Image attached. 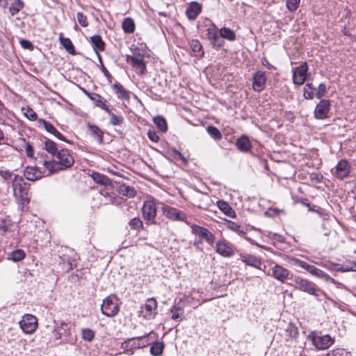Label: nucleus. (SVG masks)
Returning <instances> with one entry per match:
<instances>
[{"label": "nucleus", "instance_id": "52", "mask_svg": "<svg viewBox=\"0 0 356 356\" xmlns=\"http://www.w3.org/2000/svg\"><path fill=\"white\" fill-rule=\"evenodd\" d=\"M226 225L229 229L235 232H237L241 235L245 234V232L243 230V229H242L239 225L233 221L227 220Z\"/></svg>", "mask_w": 356, "mask_h": 356}, {"label": "nucleus", "instance_id": "12", "mask_svg": "<svg viewBox=\"0 0 356 356\" xmlns=\"http://www.w3.org/2000/svg\"><path fill=\"white\" fill-rule=\"evenodd\" d=\"M308 66L307 63L301 64L300 66L293 70V82L297 86L302 85L306 81Z\"/></svg>", "mask_w": 356, "mask_h": 356}, {"label": "nucleus", "instance_id": "49", "mask_svg": "<svg viewBox=\"0 0 356 356\" xmlns=\"http://www.w3.org/2000/svg\"><path fill=\"white\" fill-rule=\"evenodd\" d=\"M286 336L290 338H296L298 334V329L293 323H289L286 330Z\"/></svg>", "mask_w": 356, "mask_h": 356}, {"label": "nucleus", "instance_id": "16", "mask_svg": "<svg viewBox=\"0 0 356 356\" xmlns=\"http://www.w3.org/2000/svg\"><path fill=\"white\" fill-rule=\"evenodd\" d=\"M207 35L213 47L219 49L224 45L225 42L221 39L220 35H218V30L215 24L207 29Z\"/></svg>", "mask_w": 356, "mask_h": 356}, {"label": "nucleus", "instance_id": "22", "mask_svg": "<svg viewBox=\"0 0 356 356\" xmlns=\"http://www.w3.org/2000/svg\"><path fill=\"white\" fill-rule=\"evenodd\" d=\"M81 89L88 98L95 102L96 106L100 107L105 111H108V107L105 104L106 100L101 95L97 93H90L83 88H81Z\"/></svg>", "mask_w": 356, "mask_h": 356}, {"label": "nucleus", "instance_id": "62", "mask_svg": "<svg viewBox=\"0 0 356 356\" xmlns=\"http://www.w3.org/2000/svg\"><path fill=\"white\" fill-rule=\"evenodd\" d=\"M0 176L5 180H10L12 179L13 173L8 170H0Z\"/></svg>", "mask_w": 356, "mask_h": 356}, {"label": "nucleus", "instance_id": "23", "mask_svg": "<svg viewBox=\"0 0 356 356\" xmlns=\"http://www.w3.org/2000/svg\"><path fill=\"white\" fill-rule=\"evenodd\" d=\"M289 270L279 264H275L272 268V275L280 282L284 283L288 278Z\"/></svg>", "mask_w": 356, "mask_h": 356}, {"label": "nucleus", "instance_id": "18", "mask_svg": "<svg viewBox=\"0 0 356 356\" xmlns=\"http://www.w3.org/2000/svg\"><path fill=\"white\" fill-rule=\"evenodd\" d=\"M70 325L65 321H60L54 327L53 333L56 339L67 338L71 334Z\"/></svg>", "mask_w": 356, "mask_h": 356}, {"label": "nucleus", "instance_id": "64", "mask_svg": "<svg viewBox=\"0 0 356 356\" xmlns=\"http://www.w3.org/2000/svg\"><path fill=\"white\" fill-rule=\"evenodd\" d=\"M316 213H318V215L323 218V220H327L329 219L330 216L325 209L317 207Z\"/></svg>", "mask_w": 356, "mask_h": 356}, {"label": "nucleus", "instance_id": "51", "mask_svg": "<svg viewBox=\"0 0 356 356\" xmlns=\"http://www.w3.org/2000/svg\"><path fill=\"white\" fill-rule=\"evenodd\" d=\"M25 257V252L24 250L17 249L13 251L10 255L9 259L14 261H19Z\"/></svg>", "mask_w": 356, "mask_h": 356}, {"label": "nucleus", "instance_id": "61", "mask_svg": "<svg viewBox=\"0 0 356 356\" xmlns=\"http://www.w3.org/2000/svg\"><path fill=\"white\" fill-rule=\"evenodd\" d=\"M172 155L175 157H179L185 165H186L188 162V160L177 149H174L172 150Z\"/></svg>", "mask_w": 356, "mask_h": 356}, {"label": "nucleus", "instance_id": "11", "mask_svg": "<svg viewBox=\"0 0 356 356\" xmlns=\"http://www.w3.org/2000/svg\"><path fill=\"white\" fill-rule=\"evenodd\" d=\"M163 215L170 220L186 222L187 215L176 208L164 205L162 207Z\"/></svg>", "mask_w": 356, "mask_h": 356}, {"label": "nucleus", "instance_id": "54", "mask_svg": "<svg viewBox=\"0 0 356 356\" xmlns=\"http://www.w3.org/2000/svg\"><path fill=\"white\" fill-rule=\"evenodd\" d=\"M286 2L288 10L294 12L298 8L300 0H286Z\"/></svg>", "mask_w": 356, "mask_h": 356}, {"label": "nucleus", "instance_id": "57", "mask_svg": "<svg viewBox=\"0 0 356 356\" xmlns=\"http://www.w3.org/2000/svg\"><path fill=\"white\" fill-rule=\"evenodd\" d=\"M19 44L21 47L25 49H29L30 51H33L34 49L33 44L28 40L22 39L19 41Z\"/></svg>", "mask_w": 356, "mask_h": 356}, {"label": "nucleus", "instance_id": "55", "mask_svg": "<svg viewBox=\"0 0 356 356\" xmlns=\"http://www.w3.org/2000/svg\"><path fill=\"white\" fill-rule=\"evenodd\" d=\"M326 356H349V353L343 349L337 348L329 352Z\"/></svg>", "mask_w": 356, "mask_h": 356}, {"label": "nucleus", "instance_id": "17", "mask_svg": "<svg viewBox=\"0 0 356 356\" xmlns=\"http://www.w3.org/2000/svg\"><path fill=\"white\" fill-rule=\"evenodd\" d=\"M330 109V101L329 99H322L316 106L314 110V117L316 119L323 120L327 118V113Z\"/></svg>", "mask_w": 356, "mask_h": 356}, {"label": "nucleus", "instance_id": "26", "mask_svg": "<svg viewBox=\"0 0 356 356\" xmlns=\"http://www.w3.org/2000/svg\"><path fill=\"white\" fill-rule=\"evenodd\" d=\"M202 11V5L196 1L191 2L186 10L189 20H195Z\"/></svg>", "mask_w": 356, "mask_h": 356}, {"label": "nucleus", "instance_id": "53", "mask_svg": "<svg viewBox=\"0 0 356 356\" xmlns=\"http://www.w3.org/2000/svg\"><path fill=\"white\" fill-rule=\"evenodd\" d=\"M82 338L87 341H91L95 337V332L90 328H83L81 330Z\"/></svg>", "mask_w": 356, "mask_h": 356}, {"label": "nucleus", "instance_id": "43", "mask_svg": "<svg viewBox=\"0 0 356 356\" xmlns=\"http://www.w3.org/2000/svg\"><path fill=\"white\" fill-rule=\"evenodd\" d=\"M323 266L325 268L337 272H345V267L340 264L334 263L330 261H326L322 264Z\"/></svg>", "mask_w": 356, "mask_h": 356}, {"label": "nucleus", "instance_id": "59", "mask_svg": "<svg viewBox=\"0 0 356 356\" xmlns=\"http://www.w3.org/2000/svg\"><path fill=\"white\" fill-rule=\"evenodd\" d=\"M326 86L325 83H321L319 84L318 86V92H316V97L318 98V99H321L322 97H323L326 92Z\"/></svg>", "mask_w": 356, "mask_h": 356}, {"label": "nucleus", "instance_id": "21", "mask_svg": "<svg viewBox=\"0 0 356 356\" xmlns=\"http://www.w3.org/2000/svg\"><path fill=\"white\" fill-rule=\"evenodd\" d=\"M350 171V166L345 159L339 161L336 166L335 175L337 178L343 179L347 177Z\"/></svg>", "mask_w": 356, "mask_h": 356}, {"label": "nucleus", "instance_id": "4", "mask_svg": "<svg viewBox=\"0 0 356 356\" xmlns=\"http://www.w3.org/2000/svg\"><path fill=\"white\" fill-rule=\"evenodd\" d=\"M293 285L296 289L315 297H318L321 293H323L322 290L318 288L315 283L301 277H296L293 280Z\"/></svg>", "mask_w": 356, "mask_h": 356}, {"label": "nucleus", "instance_id": "34", "mask_svg": "<svg viewBox=\"0 0 356 356\" xmlns=\"http://www.w3.org/2000/svg\"><path fill=\"white\" fill-rule=\"evenodd\" d=\"M88 127L92 137L97 140L99 144L103 143V131L96 125L88 124Z\"/></svg>", "mask_w": 356, "mask_h": 356}, {"label": "nucleus", "instance_id": "41", "mask_svg": "<svg viewBox=\"0 0 356 356\" xmlns=\"http://www.w3.org/2000/svg\"><path fill=\"white\" fill-rule=\"evenodd\" d=\"M24 3L22 0H15L9 7V12L12 16L17 14L23 8Z\"/></svg>", "mask_w": 356, "mask_h": 356}, {"label": "nucleus", "instance_id": "60", "mask_svg": "<svg viewBox=\"0 0 356 356\" xmlns=\"http://www.w3.org/2000/svg\"><path fill=\"white\" fill-rule=\"evenodd\" d=\"M309 178L312 181L318 184L322 181L323 177L321 174L314 172L310 175Z\"/></svg>", "mask_w": 356, "mask_h": 356}, {"label": "nucleus", "instance_id": "50", "mask_svg": "<svg viewBox=\"0 0 356 356\" xmlns=\"http://www.w3.org/2000/svg\"><path fill=\"white\" fill-rule=\"evenodd\" d=\"M106 112L111 116L110 122L112 125H121L123 123L124 118L122 116L114 114L109 108L108 111Z\"/></svg>", "mask_w": 356, "mask_h": 356}, {"label": "nucleus", "instance_id": "3", "mask_svg": "<svg viewBox=\"0 0 356 356\" xmlns=\"http://www.w3.org/2000/svg\"><path fill=\"white\" fill-rule=\"evenodd\" d=\"M148 335L149 334H146L142 337L127 339L121 343V348L125 353L131 355L134 354V350L145 348L149 344Z\"/></svg>", "mask_w": 356, "mask_h": 356}, {"label": "nucleus", "instance_id": "28", "mask_svg": "<svg viewBox=\"0 0 356 356\" xmlns=\"http://www.w3.org/2000/svg\"><path fill=\"white\" fill-rule=\"evenodd\" d=\"M90 42L95 53L103 51L105 49V42L99 35H94L90 38Z\"/></svg>", "mask_w": 356, "mask_h": 356}, {"label": "nucleus", "instance_id": "37", "mask_svg": "<svg viewBox=\"0 0 356 356\" xmlns=\"http://www.w3.org/2000/svg\"><path fill=\"white\" fill-rule=\"evenodd\" d=\"M154 122L157 129L162 133H165L168 131V124L165 119L160 115L154 118Z\"/></svg>", "mask_w": 356, "mask_h": 356}, {"label": "nucleus", "instance_id": "14", "mask_svg": "<svg viewBox=\"0 0 356 356\" xmlns=\"http://www.w3.org/2000/svg\"><path fill=\"white\" fill-rule=\"evenodd\" d=\"M191 231L193 234L205 240L210 245H212L215 242L214 235L205 227L193 225L191 226Z\"/></svg>", "mask_w": 356, "mask_h": 356}, {"label": "nucleus", "instance_id": "30", "mask_svg": "<svg viewBox=\"0 0 356 356\" xmlns=\"http://www.w3.org/2000/svg\"><path fill=\"white\" fill-rule=\"evenodd\" d=\"M12 227V222L8 216L4 213H0V232L5 234Z\"/></svg>", "mask_w": 356, "mask_h": 356}, {"label": "nucleus", "instance_id": "33", "mask_svg": "<svg viewBox=\"0 0 356 356\" xmlns=\"http://www.w3.org/2000/svg\"><path fill=\"white\" fill-rule=\"evenodd\" d=\"M119 194L127 196L128 197H134L136 195V191L132 186L122 184L118 188Z\"/></svg>", "mask_w": 356, "mask_h": 356}, {"label": "nucleus", "instance_id": "45", "mask_svg": "<svg viewBox=\"0 0 356 356\" xmlns=\"http://www.w3.org/2000/svg\"><path fill=\"white\" fill-rule=\"evenodd\" d=\"M220 34L221 38H225L230 41L236 40V34L234 31L229 28L223 27L220 29Z\"/></svg>", "mask_w": 356, "mask_h": 356}, {"label": "nucleus", "instance_id": "63", "mask_svg": "<svg viewBox=\"0 0 356 356\" xmlns=\"http://www.w3.org/2000/svg\"><path fill=\"white\" fill-rule=\"evenodd\" d=\"M147 136L149 139L152 142L157 143L159 140V136L154 131L149 130Z\"/></svg>", "mask_w": 356, "mask_h": 356}, {"label": "nucleus", "instance_id": "58", "mask_svg": "<svg viewBox=\"0 0 356 356\" xmlns=\"http://www.w3.org/2000/svg\"><path fill=\"white\" fill-rule=\"evenodd\" d=\"M26 118L32 121L37 120V113L30 107H28L26 113H24Z\"/></svg>", "mask_w": 356, "mask_h": 356}, {"label": "nucleus", "instance_id": "56", "mask_svg": "<svg viewBox=\"0 0 356 356\" xmlns=\"http://www.w3.org/2000/svg\"><path fill=\"white\" fill-rule=\"evenodd\" d=\"M77 20L81 26L86 27L88 26L87 17L83 13L79 12L77 13Z\"/></svg>", "mask_w": 356, "mask_h": 356}, {"label": "nucleus", "instance_id": "29", "mask_svg": "<svg viewBox=\"0 0 356 356\" xmlns=\"http://www.w3.org/2000/svg\"><path fill=\"white\" fill-rule=\"evenodd\" d=\"M190 48L195 56L202 58L204 54V51L202 48V45L200 42L197 40H192L189 42Z\"/></svg>", "mask_w": 356, "mask_h": 356}, {"label": "nucleus", "instance_id": "39", "mask_svg": "<svg viewBox=\"0 0 356 356\" xmlns=\"http://www.w3.org/2000/svg\"><path fill=\"white\" fill-rule=\"evenodd\" d=\"M170 312L172 314L171 318L177 322L181 321L184 314V309L181 307L174 305L170 308Z\"/></svg>", "mask_w": 356, "mask_h": 356}, {"label": "nucleus", "instance_id": "15", "mask_svg": "<svg viewBox=\"0 0 356 356\" xmlns=\"http://www.w3.org/2000/svg\"><path fill=\"white\" fill-rule=\"evenodd\" d=\"M267 76L265 72L257 71L253 74L252 89L257 92L266 88Z\"/></svg>", "mask_w": 356, "mask_h": 356}, {"label": "nucleus", "instance_id": "31", "mask_svg": "<svg viewBox=\"0 0 356 356\" xmlns=\"http://www.w3.org/2000/svg\"><path fill=\"white\" fill-rule=\"evenodd\" d=\"M217 206L226 216L230 218H235L236 213L230 205L224 200H218Z\"/></svg>", "mask_w": 356, "mask_h": 356}, {"label": "nucleus", "instance_id": "9", "mask_svg": "<svg viewBox=\"0 0 356 356\" xmlns=\"http://www.w3.org/2000/svg\"><path fill=\"white\" fill-rule=\"evenodd\" d=\"M309 339L312 341L313 344L318 350H325L330 347L334 343V339L329 334L323 336H316L315 332H311Z\"/></svg>", "mask_w": 356, "mask_h": 356}, {"label": "nucleus", "instance_id": "25", "mask_svg": "<svg viewBox=\"0 0 356 356\" xmlns=\"http://www.w3.org/2000/svg\"><path fill=\"white\" fill-rule=\"evenodd\" d=\"M236 146L240 152L244 153L250 152L252 149V143L246 135H243L236 139Z\"/></svg>", "mask_w": 356, "mask_h": 356}, {"label": "nucleus", "instance_id": "38", "mask_svg": "<svg viewBox=\"0 0 356 356\" xmlns=\"http://www.w3.org/2000/svg\"><path fill=\"white\" fill-rule=\"evenodd\" d=\"M164 347L162 341L154 342L150 348V353L154 356H160L163 352Z\"/></svg>", "mask_w": 356, "mask_h": 356}, {"label": "nucleus", "instance_id": "7", "mask_svg": "<svg viewBox=\"0 0 356 356\" xmlns=\"http://www.w3.org/2000/svg\"><path fill=\"white\" fill-rule=\"evenodd\" d=\"M157 302L155 298H148L145 305H141L139 311L140 316L150 320L154 318L157 314Z\"/></svg>", "mask_w": 356, "mask_h": 356}, {"label": "nucleus", "instance_id": "46", "mask_svg": "<svg viewBox=\"0 0 356 356\" xmlns=\"http://www.w3.org/2000/svg\"><path fill=\"white\" fill-rule=\"evenodd\" d=\"M60 44L64 47V48L70 54H75V49L72 42V41L67 38L60 37Z\"/></svg>", "mask_w": 356, "mask_h": 356}, {"label": "nucleus", "instance_id": "24", "mask_svg": "<svg viewBox=\"0 0 356 356\" xmlns=\"http://www.w3.org/2000/svg\"><path fill=\"white\" fill-rule=\"evenodd\" d=\"M241 259L246 265L252 266L260 270H263V264L261 262V260L259 258L257 257L256 256L252 254H243L241 255ZM264 267H266V266L264 265Z\"/></svg>", "mask_w": 356, "mask_h": 356}, {"label": "nucleus", "instance_id": "13", "mask_svg": "<svg viewBox=\"0 0 356 356\" xmlns=\"http://www.w3.org/2000/svg\"><path fill=\"white\" fill-rule=\"evenodd\" d=\"M127 60L130 62L134 67L139 70L138 72L139 75L144 76L147 74L146 63L143 55L138 54L133 56H129L127 58Z\"/></svg>", "mask_w": 356, "mask_h": 356}, {"label": "nucleus", "instance_id": "47", "mask_svg": "<svg viewBox=\"0 0 356 356\" xmlns=\"http://www.w3.org/2000/svg\"><path fill=\"white\" fill-rule=\"evenodd\" d=\"M207 131L208 132L209 136L216 141L220 140L222 138V134L219 131V129L213 126H208L207 127Z\"/></svg>", "mask_w": 356, "mask_h": 356}, {"label": "nucleus", "instance_id": "19", "mask_svg": "<svg viewBox=\"0 0 356 356\" xmlns=\"http://www.w3.org/2000/svg\"><path fill=\"white\" fill-rule=\"evenodd\" d=\"M216 251L224 257H229L234 254V248L225 240H221L216 243Z\"/></svg>", "mask_w": 356, "mask_h": 356}, {"label": "nucleus", "instance_id": "1", "mask_svg": "<svg viewBox=\"0 0 356 356\" xmlns=\"http://www.w3.org/2000/svg\"><path fill=\"white\" fill-rule=\"evenodd\" d=\"M13 195L23 209L31 200L30 184L24 181L23 177L15 175L12 182Z\"/></svg>", "mask_w": 356, "mask_h": 356}, {"label": "nucleus", "instance_id": "8", "mask_svg": "<svg viewBox=\"0 0 356 356\" xmlns=\"http://www.w3.org/2000/svg\"><path fill=\"white\" fill-rule=\"evenodd\" d=\"M119 309V305L114 296L106 298L101 305L102 313L108 317L115 316L118 313Z\"/></svg>", "mask_w": 356, "mask_h": 356}, {"label": "nucleus", "instance_id": "2", "mask_svg": "<svg viewBox=\"0 0 356 356\" xmlns=\"http://www.w3.org/2000/svg\"><path fill=\"white\" fill-rule=\"evenodd\" d=\"M56 161H44L43 165L49 171L50 174L64 170L70 168L74 163L73 156L65 149H60L56 156Z\"/></svg>", "mask_w": 356, "mask_h": 356}, {"label": "nucleus", "instance_id": "10", "mask_svg": "<svg viewBox=\"0 0 356 356\" xmlns=\"http://www.w3.org/2000/svg\"><path fill=\"white\" fill-rule=\"evenodd\" d=\"M22 330L26 334L34 332L38 327L36 317L31 314H26L19 322Z\"/></svg>", "mask_w": 356, "mask_h": 356}, {"label": "nucleus", "instance_id": "35", "mask_svg": "<svg viewBox=\"0 0 356 356\" xmlns=\"http://www.w3.org/2000/svg\"><path fill=\"white\" fill-rule=\"evenodd\" d=\"M91 177L94 181H95L97 184L103 186H108L111 184V179L104 175L100 174L99 172H92Z\"/></svg>", "mask_w": 356, "mask_h": 356}, {"label": "nucleus", "instance_id": "42", "mask_svg": "<svg viewBox=\"0 0 356 356\" xmlns=\"http://www.w3.org/2000/svg\"><path fill=\"white\" fill-rule=\"evenodd\" d=\"M44 149L47 152L51 154L53 156L56 157L60 150L58 149L56 144L49 140L47 139L44 142Z\"/></svg>", "mask_w": 356, "mask_h": 356}, {"label": "nucleus", "instance_id": "5", "mask_svg": "<svg viewBox=\"0 0 356 356\" xmlns=\"http://www.w3.org/2000/svg\"><path fill=\"white\" fill-rule=\"evenodd\" d=\"M293 264L301 267L306 270H307L309 273H310L314 276H316L320 279H322L326 282H331L333 284H336L337 282L332 277L329 276L327 273L323 272L322 270L316 268V266L313 265H310L308 263H307L305 261L300 260L298 259H293Z\"/></svg>", "mask_w": 356, "mask_h": 356}, {"label": "nucleus", "instance_id": "20", "mask_svg": "<svg viewBox=\"0 0 356 356\" xmlns=\"http://www.w3.org/2000/svg\"><path fill=\"white\" fill-rule=\"evenodd\" d=\"M24 177L31 181H35L43 177L40 169L36 166H26L24 170Z\"/></svg>", "mask_w": 356, "mask_h": 356}, {"label": "nucleus", "instance_id": "48", "mask_svg": "<svg viewBox=\"0 0 356 356\" xmlns=\"http://www.w3.org/2000/svg\"><path fill=\"white\" fill-rule=\"evenodd\" d=\"M210 201L209 196L207 194H202L200 197L197 200V207L201 209H207L209 206V202Z\"/></svg>", "mask_w": 356, "mask_h": 356}, {"label": "nucleus", "instance_id": "40", "mask_svg": "<svg viewBox=\"0 0 356 356\" xmlns=\"http://www.w3.org/2000/svg\"><path fill=\"white\" fill-rule=\"evenodd\" d=\"M129 225L131 229L140 232L144 229L143 222L138 217H134L129 221Z\"/></svg>", "mask_w": 356, "mask_h": 356}, {"label": "nucleus", "instance_id": "36", "mask_svg": "<svg viewBox=\"0 0 356 356\" xmlns=\"http://www.w3.org/2000/svg\"><path fill=\"white\" fill-rule=\"evenodd\" d=\"M135 23L131 17H127L123 20L122 29L127 34L133 33L135 31Z\"/></svg>", "mask_w": 356, "mask_h": 356}, {"label": "nucleus", "instance_id": "44", "mask_svg": "<svg viewBox=\"0 0 356 356\" xmlns=\"http://www.w3.org/2000/svg\"><path fill=\"white\" fill-rule=\"evenodd\" d=\"M19 142L21 143L20 145L25 149L27 157L33 158L34 149L33 145L24 138H20Z\"/></svg>", "mask_w": 356, "mask_h": 356}, {"label": "nucleus", "instance_id": "6", "mask_svg": "<svg viewBox=\"0 0 356 356\" xmlns=\"http://www.w3.org/2000/svg\"><path fill=\"white\" fill-rule=\"evenodd\" d=\"M143 218L146 221L147 225H156V216L157 214V208L156 202L154 200H146L144 202L142 207Z\"/></svg>", "mask_w": 356, "mask_h": 356}, {"label": "nucleus", "instance_id": "27", "mask_svg": "<svg viewBox=\"0 0 356 356\" xmlns=\"http://www.w3.org/2000/svg\"><path fill=\"white\" fill-rule=\"evenodd\" d=\"M40 122L43 124L44 128L46 129L47 131L53 134L58 139L63 140L67 143H70V141L68 140L61 133H60L51 123L43 119H40Z\"/></svg>", "mask_w": 356, "mask_h": 356}, {"label": "nucleus", "instance_id": "32", "mask_svg": "<svg viewBox=\"0 0 356 356\" xmlns=\"http://www.w3.org/2000/svg\"><path fill=\"white\" fill-rule=\"evenodd\" d=\"M113 88L118 95V98L124 99L126 100H129L130 99L129 92L127 90L121 83L116 82L113 86Z\"/></svg>", "mask_w": 356, "mask_h": 356}]
</instances>
